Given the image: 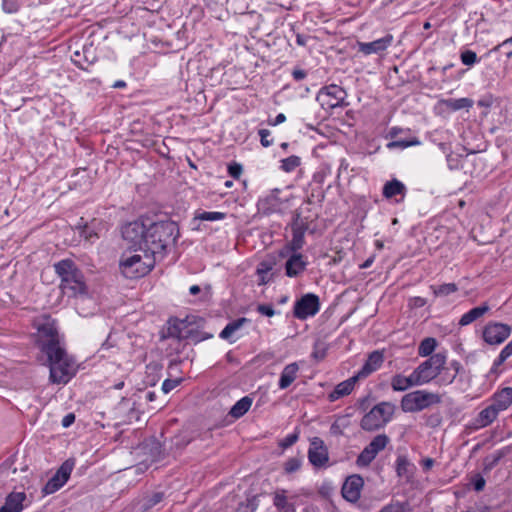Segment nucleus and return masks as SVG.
<instances>
[{
    "mask_svg": "<svg viewBox=\"0 0 512 512\" xmlns=\"http://www.w3.org/2000/svg\"><path fill=\"white\" fill-rule=\"evenodd\" d=\"M178 236V225L172 220L151 222L150 219H139L122 228V237L128 244L149 251L159 260Z\"/></svg>",
    "mask_w": 512,
    "mask_h": 512,
    "instance_id": "1",
    "label": "nucleus"
},
{
    "mask_svg": "<svg viewBox=\"0 0 512 512\" xmlns=\"http://www.w3.org/2000/svg\"><path fill=\"white\" fill-rule=\"evenodd\" d=\"M445 363L446 356L443 353L431 355L413 371L416 383L420 386L435 379L444 368Z\"/></svg>",
    "mask_w": 512,
    "mask_h": 512,
    "instance_id": "7",
    "label": "nucleus"
},
{
    "mask_svg": "<svg viewBox=\"0 0 512 512\" xmlns=\"http://www.w3.org/2000/svg\"><path fill=\"white\" fill-rule=\"evenodd\" d=\"M410 506L408 502H392L386 506V512H408Z\"/></svg>",
    "mask_w": 512,
    "mask_h": 512,
    "instance_id": "44",
    "label": "nucleus"
},
{
    "mask_svg": "<svg viewBox=\"0 0 512 512\" xmlns=\"http://www.w3.org/2000/svg\"><path fill=\"white\" fill-rule=\"evenodd\" d=\"M224 0H204L206 6L213 7L218 4H222Z\"/></svg>",
    "mask_w": 512,
    "mask_h": 512,
    "instance_id": "62",
    "label": "nucleus"
},
{
    "mask_svg": "<svg viewBox=\"0 0 512 512\" xmlns=\"http://www.w3.org/2000/svg\"><path fill=\"white\" fill-rule=\"evenodd\" d=\"M396 472L400 478H405L407 481L411 477V464L404 456H399L397 459Z\"/></svg>",
    "mask_w": 512,
    "mask_h": 512,
    "instance_id": "33",
    "label": "nucleus"
},
{
    "mask_svg": "<svg viewBox=\"0 0 512 512\" xmlns=\"http://www.w3.org/2000/svg\"><path fill=\"white\" fill-rule=\"evenodd\" d=\"M145 397L147 401L153 402L156 399V393L154 391H148Z\"/></svg>",
    "mask_w": 512,
    "mask_h": 512,
    "instance_id": "63",
    "label": "nucleus"
},
{
    "mask_svg": "<svg viewBox=\"0 0 512 512\" xmlns=\"http://www.w3.org/2000/svg\"><path fill=\"white\" fill-rule=\"evenodd\" d=\"M256 309L260 314L267 317L275 315V310L271 304H259Z\"/></svg>",
    "mask_w": 512,
    "mask_h": 512,
    "instance_id": "50",
    "label": "nucleus"
},
{
    "mask_svg": "<svg viewBox=\"0 0 512 512\" xmlns=\"http://www.w3.org/2000/svg\"><path fill=\"white\" fill-rule=\"evenodd\" d=\"M180 381L175 379H166L162 384V391L167 394L179 385Z\"/></svg>",
    "mask_w": 512,
    "mask_h": 512,
    "instance_id": "51",
    "label": "nucleus"
},
{
    "mask_svg": "<svg viewBox=\"0 0 512 512\" xmlns=\"http://www.w3.org/2000/svg\"><path fill=\"white\" fill-rule=\"evenodd\" d=\"M286 120V116L283 113H279L273 121H269V124L272 126L279 125Z\"/></svg>",
    "mask_w": 512,
    "mask_h": 512,
    "instance_id": "56",
    "label": "nucleus"
},
{
    "mask_svg": "<svg viewBox=\"0 0 512 512\" xmlns=\"http://www.w3.org/2000/svg\"><path fill=\"white\" fill-rule=\"evenodd\" d=\"M439 105L444 106L449 110L457 111L464 108H470L473 105V101L469 98L442 99L439 101Z\"/></svg>",
    "mask_w": 512,
    "mask_h": 512,
    "instance_id": "30",
    "label": "nucleus"
},
{
    "mask_svg": "<svg viewBox=\"0 0 512 512\" xmlns=\"http://www.w3.org/2000/svg\"><path fill=\"white\" fill-rule=\"evenodd\" d=\"M129 249H133V252H124L119 263L121 272L126 278L134 279L145 276L159 260L155 255L138 246L129 244Z\"/></svg>",
    "mask_w": 512,
    "mask_h": 512,
    "instance_id": "3",
    "label": "nucleus"
},
{
    "mask_svg": "<svg viewBox=\"0 0 512 512\" xmlns=\"http://www.w3.org/2000/svg\"><path fill=\"white\" fill-rule=\"evenodd\" d=\"M384 361L383 351L376 350L369 354L366 362L362 366L361 370L356 374L359 379L368 377L374 371L381 367Z\"/></svg>",
    "mask_w": 512,
    "mask_h": 512,
    "instance_id": "18",
    "label": "nucleus"
},
{
    "mask_svg": "<svg viewBox=\"0 0 512 512\" xmlns=\"http://www.w3.org/2000/svg\"><path fill=\"white\" fill-rule=\"evenodd\" d=\"M242 171H243L242 165L239 163L234 162L228 166V173L234 179L240 178Z\"/></svg>",
    "mask_w": 512,
    "mask_h": 512,
    "instance_id": "48",
    "label": "nucleus"
},
{
    "mask_svg": "<svg viewBox=\"0 0 512 512\" xmlns=\"http://www.w3.org/2000/svg\"><path fill=\"white\" fill-rule=\"evenodd\" d=\"M499 413L500 412L492 404H489L486 408L481 410L474 419V427L479 429L490 425L498 417Z\"/></svg>",
    "mask_w": 512,
    "mask_h": 512,
    "instance_id": "21",
    "label": "nucleus"
},
{
    "mask_svg": "<svg viewBox=\"0 0 512 512\" xmlns=\"http://www.w3.org/2000/svg\"><path fill=\"white\" fill-rule=\"evenodd\" d=\"M511 334V327L508 324L489 322L483 328L482 336L489 345L503 343Z\"/></svg>",
    "mask_w": 512,
    "mask_h": 512,
    "instance_id": "11",
    "label": "nucleus"
},
{
    "mask_svg": "<svg viewBox=\"0 0 512 512\" xmlns=\"http://www.w3.org/2000/svg\"><path fill=\"white\" fill-rule=\"evenodd\" d=\"M225 217H226L225 213L218 212V211H211V212L203 211V212H200L196 216V218L201 221H219V220H223Z\"/></svg>",
    "mask_w": 512,
    "mask_h": 512,
    "instance_id": "39",
    "label": "nucleus"
},
{
    "mask_svg": "<svg viewBox=\"0 0 512 512\" xmlns=\"http://www.w3.org/2000/svg\"><path fill=\"white\" fill-rule=\"evenodd\" d=\"M433 464H434L433 459H431V458H426V459L423 461V468H424L425 470H429L430 468H432Z\"/></svg>",
    "mask_w": 512,
    "mask_h": 512,
    "instance_id": "60",
    "label": "nucleus"
},
{
    "mask_svg": "<svg viewBox=\"0 0 512 512\" xmlns=\"http://www.w3.org/2000/svg\"><path fill=\"white\" fill-rule=\"evenodd\" d=\"M167 337L199 343L211 338L212 334L201 331L195 317L188 316L185 319L171 318L168 321Z\"/></svg>",
    "mask_w": 512,
    "mask_h": 512,
    "instance_id": "5",
    "label": "nucleus"
},
{
    "mask_svg": "<svg viewBox=\"0 0 512 512\" xmlns=\"http://www.w3.org/2000/svg\"><path fill=\"white\" fill-rule=\"evenodd\" d=\"M440 402L441 397L438 394L425 390H417L403 396L401 407L405 412H418Z\"/></svg>",
    "mask_w": 512,
    "mask_h": 512,
    "instance_id": "6",
    "label": "nucleus"
},
{
    "mask_svg": "<svg viewBox=\"0 0 512 512\" xmlns=\"http://www.w3.org/2000/svg\"><path fill=\"white\" fill-rule=\"evenodd\" d=\"M384 449V434L377 435L359 454L356 463L360 467L368 466L379 451Z\"/></svg>",
    "mask_w": 512,
    "mask_h": 512,
    "instance_id": "13",
    "label": "nucleus"
},
{
    "mask_svg": "<svg viewBox=\"0 0 512 512\" xmlns=\"http://www.w3.org/2000/svg\"><path fill=\"white\" fill-rule=\"evenodd\" d=\"M163 498L164 494L162 492H156L143 500L141 508L143 511H148L149 509L159 504Z\"/></svg>",
    "mask_w": 512,
    "mask_h": 512,
    "instance_id": "37",
    "label": "nucleus"
},
{
    "mask_svg": "<svg viewBox=\"0 0 512 512\" xmlns=\"http://www.w3.org/2000/svg\"><path fill=\"white\" fill-rule=\"evenodd\" d=\"M252 405V399L245 396L238 400L230 409L229 415L234 419H239L245 415Z\"/></svg>",
    "mask_w": 512,
    "mask_h": 512,
    "instance_id": "28",
    "label": "nucleus"
},
{
    "mask_svg": "<svg viewBox=\"0 0 512 512\" xmlns=\"http://www.w3.org/2000/svg\"><path fill=\"white\" fill-rule=\"evenodd\" d=\"M302 465V460L297 457L289 458L284 465V470L286 473H293L300 469Z\"/></svg>",
    "mask_w": 512,
    "mask_h": 512,
    "instance_id": "43",
    "label": "nucleus"
},
{
    "mask_svg": "<svg viewBox=\"0 0 512 512\" xmlns=\"http://www.w3.org/2000/svg\"><path fill=\"white\" fill-rule=\"evenodd\" d=\"M249 320L247 318H239V319H236L232 322H229L225 328L221 331L220 333V338L222 339H225V340H229L230 337L237 331L239 330L244 323H247Z\"/></svg>",
    "mask_w": 512,
    "mask_h": 512,
    "instance_id": "32",
    "label": "nucleus"
},
{
    "mask_svg": "<svg viewBox=\"0 0 512 512\" xmlns=\"http://www.w3.org/2000/svg\"><path fill=\"white\" fill-rule=\"evenodd\" d=\"M54 270L61 279L60 287L64 294L69 297L87 295L83 273L73 260L63 259L55 263Z\"/></svg>",
    "mask_w": 512,
    "mask_h": 512,
    "instance_id": "4",
    "label": "nucleus"
},
{
    "mask_svg": "<svg viewBox=\"0 0 512 512\" xmlns=\"http://www.w3.org/2000/svg\"><path fill=\"white\" fill-rule=\"evenodd\" d=\"M253 511H254V508L252 510H250L248 504H240L235 512H253Z\"/></svg>",
    "mask_w": 512,
    "mask_h": 512,
    "instance_id": "59",
    "label": "nucleus"
},
{
    "mask_svg": "<svg viewBox=\"0 0 512 512\" xmlns=\"http://www.w3.org/2000/svg\"><path fill=\"white\" fill-rule=\"evenodd\" d=\"M512 403V388L505 387L497 392L491 401V404L499 411L506 410Z\"/></svg>",
    "mask_w": 512,
    "mask_h": 512,
    "instance_id": "24",
    "label": "nucleus"
},
{
    "mask_svg": "<svg viewBox=\"0 0 512 512\" xmlns=\"http://www.w3.org/2000/svg\"><path fill=\"white\" fill-rule=\"evenodd\" d=\"M306 71L302 69H294L292 72V76L296 81L303 80L306 77Z\"/></svg>",
    "mask_w": 512,
    "mask_h": 512,
    "instance_id": "55",
    "label": "nucleus"
},
{
    "mask_svg": "<svg viewBox=\"0 0 512 512\" xmlns=\"http://www.w3.org/2000/svg\"><path fill=\"white\" fill-rule=\"evenodd\" d=\"M298 371H299V366L296 362L286 365L280 374V379L278 382L279 388L280 389L288 388L297 378Z\"/></svg>",
    "mask_w": 512,
    "mask_h": 512,
    "instance_id": "23",
    "label": "nucleus"
},
{
    "mask_svg": "<svg viewBox=\"0 0 512 512\" xmlns=\"http://www.w3.org/2000/svg\"><path fill=\"white\" fill-rule=\"evenodd\" d=\"M512 355V340L501 350L494 366L503 364Z\"/></svg>",
    "mask_w": 512,
    "mask_h": 512,
    "instance_id": "42",
    "label": "nucleus"
},
{
    "mask_svg": "<svg viewBox=\"0 0 512 512\" xmlns=\"http://www.w3.org/2000/svg\"><path fill=\"white\" fill-rule=\"evenodd\" d=\"M364 481L360 475L354 474L346 478L342 486V495L349 502H356L361 495Z\"/></svg>",
    "mask_w": 512,
    "mask_h": 512,
    "instance_id": "15",
    "label": "nucleus"
},
{
    "mask_svg": "<svg viewBox=\"0 0 512 512\" xmlns=\"http://www.w3.org/2000/svg\"><path fill=\"white\" fill-rule=\"evenodd\" d=\"M308 265V261L304 255L298 252H292L285 263V274L290 278L301 275Z\"/></svg>",
    "mask_w": 512,
    "mask_h": 512,
    "instance_id": "16",
    "label": "nucleus"
},
{
    "mask_svg": "<svg viewBox=\"0 0 512 512\" xmlns=\"http://www.w3.org/2000/svg\"><path fill=\"white\" fill-rule=\"evenodd\" d=\"M373 261H374V257H373V256H371V257L367 258V259H366V260H365V261L360 265V267H361V268H364V269H365V268H369V267L372 265Z\"/></svg>",
    "mask_w": 512,
    "mask_h": 512,
    "instance_id": "61",
    "label": "nucleus"
},
{
    "mask_svg": "<svg viewBox=\"0 0 512 512\" xmlns=\"http://www.w3.org/2000/svg\"><path fill=\"white\" fill-rule=\"evenodd\" d=\"M298 440V434L292 433L288 434L283 440L280 442V446L284 449L291 447L294 445Z\"/></svg>",
    "mask_w": 512,
    "mask_h": 512,
    "instance_id": "49",
    "label": "nucleus"
},
{
    "mask_svg": "<svg viewBox=\"0 0 512 512\" xmlns=\"http://www.w3.org/2000/svg\"><path fill=\"white\" fill-rule=\"evenodd\" d=\"M273 504L279 512H295V505L288 500L285 489H277L273 493Z\"/></svg>",
    "mask_w": 512,
    "mask_h": 512,
    "instance_id": "25",
    "label": "nucleus"
},
{
    "mask_svg": "<svg viewBox=\"0 0 512 512\" xmlns=\"http://www.w3.org/2000/svg\"><path fill=\"white\" fill-rule=\"evenodd\" d=\"M420 144V141L417 139V138H412L410 140H395V141H391L389 142L386 146L390 149L392 148H401V149H404V148H407V147H410V146H415V145H419Z\"/></svg>",
    "mask_w": 512,
    "mask_h": 512,
    "instance_id": "40",
    "label": "nucleus"
},
{
    "mask_svg": "<svg viewBox=\"0 0 512 512\" xmlns=\"http://www.w3.org/2000/svg\"><path fill=\"white\" fill-rule=\"evenodd\" d=\"M358 51L364 55L381 53L384 50V38L372 42H358Z\"/></svg>",
    "mask_w": 512,
    "mask_h": 512,
    "instance_id": "29",
    "label": "nucleus"
},
{
    "mask_svg": "<svg viewBox=\"0 0 512 512\" xmlns=\"http://www.w3.org/2000/svg\"><path fill=\"white\" fill-rule=\"evenodd\" d=\"M301 164V159L300 157L296 156V155H291L283 160H281V166L280 168L285 171V172H292L294 171L297 167H299Z\"/></svg>",
    "mask_w": 512,
    "mask_h": 512,
    "instance_id": "35",
    "label": "nucleus"
},
{
    "mask_svg": "<svg viewBox=\"0 0 512 512\" xmlns=\"http://www.w3.org/2000/svg\"><path fill=\"white\" fill-rule=\"evenodd\" d=\"M272 270V264L263 261L257 267V275L259 276V284L265 285L269 282V278L267 277L268 273Z\"/></svg>",
    "mask_w": 512,
    "mask_h": 512,
    "instance_id": "36",
    "label": "nucleus"
},
{
    "mask_svg": "<svg viewBox=\"0 0 512 512\" xmlns=\"http://www.w3.org/2000/svg\"><path fill=\"white\" fill-rule=\"evenodd\" d=\"M463 512H487V507H485L482 504L475 503L471 506H469L465 511Z\"/></svg>",
    "mask_w": 512,
    "mask_h": 512,
    "instance_id": "54",
    "label": "nucleus"
},
{
    "mask_svg": "<svg viewBox=\"0 0 512 512\" xmlns=\"http://www.w3.org/2000/svg\"><path fill=\"white\" fill-rule=\"evenodd\" d=\"M391 386L395 391H404L412 386H419L412 372L409 376L396 375L392 378Z\"/></svg>",
    "mask_w": 512,
    "mask_h": 512,
    "instance_id": "27",
    "label": "nucleus"
},
{
    "mask_svg": "<svg viewBox=\"0 0 512 512\" xmlns=\"http://www.w3.org/2000/svg\"><path fill=\"white\" fill-rule=\"evenodd\" d=\"M37 344L46 354L50 368V380L66 384L75 375V362L61 346L60 336L54 322L46 321L38 327Z\"/></svg>",
    "mask_w": 512,
    "mask_h": 512,
    "instance_id": "2",
    "label": "nucleus"
},
{
    "mask_svg": "<svg viewBox=\"0 0 512 512\" xmlns=\"http://www.w3.org/2000/svg\"><path fill=\"white\" fill-rule=\"evenodd\" d=\"M260 136L261 145L265 148L270 147L273 144V139L271 138V132L268 129H260L258 131Z\"/></svg>",
    "mask_w": 512,
    "mask_h": 512,
    "instance_id": "46",
    "label": "nucleus"
},
{
    "mask_svg": "<svg viewBox=\"0 0 512 512\" xmlns=\"http://www.w3.org/2000/svg\"><path fill=\"white\" fill-rule=\"evenodd\" d=\"M76 228L79 231V235L87 242L92 243L94 239L98 238V235L94 231V229L88 226L87 224H79Z\"/></svg>",
    "mask_w": 512,
    "mask_h": 512,
    "instance_id": "38",
    "label": "nucleus"
},
{
    "mask_svg": "<svg viewBox=\"0 0 512 512\" xmlns=\"http://www.w3.org/2000/svg\"><path fill=\"white\" fill-rule=\"evenodd\" d=\"M75 421V415L74 413H68L66 414L63 419H62V426L64 428H68L69 426H71Z\"/></svg>",
    "mask_w": 512,
    "mask_h": 512,
    "instance_id": "53",
    "label": "nucleus"
},
{
    "mask_svg": "<svg viewBox=\"0 0 512 512\" xmlns=\"http://www.w3.org/2000/svg\"><path fill=\"white\" fill-rule=\"evenodd\" d=\"M2 8L6 13H15L18 11L19 5L16 0H2Z\"/></svg>",
    "mask_w": 512,
    "mask_h": 512,
    "instance_id": "47",
    "label": "nucleus"
},
{
    "mask_svg": "<svg viewBox=\"0 0 512 512\" xmlns=\"http://www.w3.org/2000/svg\"><path fill=\"white\" fill-rule=\"evenodd\" d=\"M25 499L24 492H11L7 495L4 505L0 507V512H21Z\"/></svg>",
    "mask_w": 512,
    "mask_h": 512,
    "instance_id": "19",
    "label": "nucleus"
},
{
    "mask_svg": "<svg viewBox=\"0 0 512 512\" xmlns=\"http://www.w3.org/2000/svg\"><path fill=\"white\" fill-rule=\"evenodd\" d=\"M346 98L347 93L342 87L336 84H330L320 89L316 100L323 109L331 110L338 107L348 106L349 103L346 102Z\"/></svg>",
    "mask_w": 512,
    "mask_h": 512,
    "instance_id": "8",
    "label": "nucleus"
},
{
    "mask_svg": "<svg viewBox=\"0 0 512 512\" xmlns=\"http://www.w3.org/2000/svg\"><path fill=\"white\" fill-rule=\"evenodd\" d=\"M201 291L200 287L198 285H192L189 289V292L191 295H197Z\"/></svg>",
    "mask_w": 512,
    "mask_h": 512,
    "instance_id": "64",
    "label": "nucleus"
},
{
    "mask_svg": "<svg viewBox=\"0 0 512 512\" xmlns=\"http://www.w3.org/2000/svg\"><path fill=\"white\" fill-rule=\"evenodd\" d=\"M461 61L464 65L471 66L477 62V55L472 50H466L461 53Z\"/></svg>",
    "mask_w": 512,
    "mask_h": 512,
    "instance_id": "45",
    "label": "nucleus"
},
{
    "mask_svg": "<svg viewBox=\"0 0 512 512\" xmlns=\"http://www.w3.org/2000/svg\"><path fill=\"white\" fill-rule=\"evenodd\" d=\"M320 310L319 297L315 294L308 293L295 302L293 315L295 318L305 320L312 317Z\"/></svg>",
    "mask_w": 512,
    "mask_h": 512,
    "instance_id": "10",
    "label": "nucleus"
},
{
    "mask_svg": "<svg viewBox=\"0 0 512 512\" xmlns=\"http://www.w3.org/2000/svg\"><path fill=\"white\" fill-rule=\"evenodd\" d=\"M280 192V189H274L267 196L259 199L257 204L258 209L264 214L281 211L283 201L279 197Z\"/></svg>",
    "mask_w": 512,
    "mask_h": 512,
    "instance_id": "17",
    "label": "nucleus"
},
{
    "mask_svg": "<svg viewBox=\"0 0 512 512\" xmlns=\"http://www.w3.org/2000/svg\"><path fill=\"white\" fill-rule=\"evenodd\" d=\"M472 483H473L474 489L478 492L482 491L485 487V479L480 475H476L473 478Z\"/></svg>",
    "mask_w": 512,
    "mask_h": 512,
    "instance_id": "52",
    "label": "nucleus"
},
{
    "mask_svg": "<svg viewBox=\"0 0 512 512\" xmlns=\"http://www.w3.org/2000/svg\"><path fill=\"white\" fill-rule=\"evenodd\" d=\"M359 380V378L354 375L353 377L339 383L335 389L329 394L328 398L330 401H336L339 398L349 395L353 388L355 383Z\"/></svg>",
    "mask_w": 512,
    "mask_h": 512,
    "instance_id": "22",
    "label": "nucleus"
},
{
    "mask_svg": "<svg viewBox=\"0 0 512 512\" xmlns=\"http://www.w3.org/2000/svg\"><path fill=\"white\" fill-rule=\"evenodd\" d=\"M458 290V287L455 283H446L438 286L434 289V294L436 296H448Z\"/></svg>",
    "mask_w": 512,
    "mask_h": 512,
    "instance_id": "41",
    "label": "nucleus"
},
{
    "mask_svg": "<svg viewBox=\"0 0 512 512\" xmlns=\"http://www.w3.org/2000/svg\"><path fill=\"white\" fill-rule=\"evenodd\" d=\"M412 301L415 307H423L426 304V300L422 297H415Z\"/></svg>",
    "mask_w": 512,
    "mask_h": 512,
    "instance_id": "58",
    "label": "nucleus"
},
{
    "mask_svg": "<svg viewBox=\"0 0 512 512\" xmlns=\"http://www.w3.org/2000/svg\"><path fill=\"white\" fill-rule=\"evenodd\" d=\"M490 307L488 304L484 303L481 306L475 307L469 310L467 313L463 314L459 320L460 326H466L476 321L480 317H482L486 312H488Z\"/></svg>",
    "mask_w": 512,
    "mask_h": 512,
    "instance_id": "26",
    "label": "nucleus"
},
{
    "mask_svg": "<svg viewBox=\"0 0 512 512\" xmlns=\"http://www.w3.org/2000/svg\"><path fill=\"white\" fill-rule=\"evenodd\" d=\"M307 40H308V37L305 36V35H302V34H299V33L296 35V43L299 46H306Z\"/></svg>",
    "mask_w": 512,
    "mask_h": 512,
    "instance_id": "57",
    "label": "nucleus"
},
{
    "mask_svg": "<svg viewBox=\"0 0 512 512\" xmlns=\"http://www.w3.org/2000/svg\"><path fill=\"white\" fill-rule=\"evenodd\" d=\"M292 232V240L279 253L281 257L288 256L289 252H298L304 245V229L300 226H295Z\"/></svg>",
    "mask_w": 512,
    "mask_h": 512,
    "instance_id": "20",
    "label": "nucleus"
},
{
    "mask_svg": "<svg viewBox=\"0 0 512 512\" xmlns=\"http://www.w3.org/2000/svg\"><path fill=\"white\" fill-rule=\"evenodd\" d=\"M384 423V402L375 405L361 420V427L366 431L379 429Z\"/></svg>",
    "mask_w": 512,
    "mask_h": 512,
    "instance_id": "14",
    "label": "nucleus"
},
{
    "mask_svg": "<svg viewBox=\"0 0 512 512\" xmlns=\"http://www.w3.org/2000/svg\"><path fill=\"white\" fill-rule=\"evenodd\" d=\"M74 466V459L70 458L64 461L62 465L58 468L56 473L47 481V483L42 488L43 494H53L60 488H62L70 478Z\"/></svg>",
    "mask_w": 512,
    "mask_h": 512,
    "instance_id": "9",
    "label": "nucleus"
},
{
    "mask_svg": "<svg viewBox=\"0 0 512 512\" xmlns=\"http://www.w3.org/2000/svg\"><path fill=\"white\" fill-rule=\"evenodd\" d=\"M437 346L435 338L427 337L423 339L418 347V354L422 357H426L432 354Z\"/></svg>",
    "mask_w": 512,
    "mask_h": 512,
    "instance_id": "34",
    "label": "nucleus"
},
{
    "mask_svg": "<svg viewBox=\"0 0 512 512\" xmlns=\"http://www.w3.org/2000/svg\"><path fill=\"white\" fill-rule=\"evenodd\" d=\"M405 192L406 187L402 182L396 179L386 182V199L396 195H400L401 198L396 200V202H400L401 200H403Z\"/></svg>",
    "mask_w": 512,
    "mask_h": 512,
    "instance_id": "31",
    "label": "nucleus"
},
{
    "mask_svg": "<svg viewBox=\"0 0 512 512\" xmlns=\"http://www.w3.org/2000/svg\"><path fill=\"white\" fill-rule=\"evenodd\" d=\"M308 459L309 462L316 468H321L328 463V449L321 438L313 437L310 440V446L308 449Z\"/></svg>",
    "mask_w": 512,
    "mask_h": 512,
    "instance_id": "12",
    "label": "nucleus"
}]
</instances>
